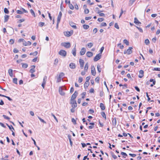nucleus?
I'll return each instance as SVG.
<instances>
[{
	"instance_id": "f257e3e1",
	"label": "nucleus",
	"mask_w": 160,
	"mask_h": 160,
	"mask_svg": "<svg viewBox=\"0 0 160 160\" xmlns=\"http://www.w3.org/2000/svg\"><path fill=\"white\" fill-rule=\"evenodd\" d=\"M64 74L63 72H60L57 77V82H60L61 81L62 78L64 77Z\"/></svg>"
},
{
	"instance_id": "f03ea898",
	"label": "nucleus",
	"mask_w": 160,
	"mask_h": 160,
	"mask_svg": "<svg viewBox=\"0 0 160 160\" xmlns=\"http://www.w3.org/2000/svg\"><path fill=\"white\" fill-rule=\"evenodd\" d=\"M132 47H129L127 51H125L124 52V54H126L127 53L128 54H130L132 53Z\"/></svg>"
},
{
	"instance_id": "7ed1b4c3",
	"label": "nucleus",
	"mask_w": 160,
	"mask_h": 160,
	"mask_svg": "<svg viewBox=\"0 0 160 160\" xmlns=\"http://www.w3.org/2000/svg\"><path fill=\"white\" fill-rule=\"evenodd\" d=\"M61 45L67 48H69L71 46L69 42H62L61 43Z\"/></svg>"
},
{
	"instance_id": "20e7f679",
	"label": "nucleus",
	"mask_w": 160,
	"mask_h": 160,
	"mask_svg": "<svg viewBox=\"0 0 160 160\" xmlns=\"http://www.w3.org/2000/svg\"><path fill=\"white\" fill-rule=\"evenodd\" d=\"M65 36L66 37H69L73 33V31H66L64 32H63Z\"/></svg>"
},
{
	"instance_id": "39448f33",
	"label": "nucleus",
	"mask_w": 160,
	"mask_h": 160,
	"mask_svg": "<svg viewBox=\"0 0 160 160\" xmlns=\"http://www.w3.org/2000/svg\"><path fill=\"white\" fill-rule=\"evenodd\" d=\"M58 53L59 55L64 57H65L67 55L66 52L63 50H60Z\"/></svg>"
},
{
	"instance_id": "423d86ee",
	"label": "nucleus",
	"mask_w": 160,
	"mask_h": 160,
	"mask_svg": "<svg viewBox=\"0 0 160 160\" xmlns=\"http://www.w3.org/2000/svg\"><path fill=\"white\" fill-rule=\"evenodd\" d=\"M78 95V92L77 91H75L74 93L72 96L70 101L75 100V99L76 98Z\"/></svg>"
},
{
	"instance_id": "0eeeda50",
	"label": "nucleus",
	"mask_w": 160,
	"mask_h": 160,
	"mask_svg": "<svg viewBox=\"0 0 160 160\" xmlns=\"http://www.w3.org/2000/svg\"><path fill=\"white\" fill-rule=\"evenodd\" d=\"M91 73L92 75L95 76L96 74V72L95 68L93 65H92L91 67Z\"/></svg>"
},
{
	"instance_id": "6e6552de",
	"label": "nucleus",
	"mask_w": 160,
	"mask_h": 160,
	"mask_svg": "<svg viewBox=\"0 0 160 160\" xmlns=\"http://www.w3.org/2000/svg\"><path fill=\"white\" fill-rule=\"evenodd\" d=\"M64 89L62 87H60L59 88V92L60 94L62 96H64L65 94V93L63 91Z\"/></svg>"
},
{
	"instance_id": "1a4fd4ad",
	"label": "nucleus",
	"mask_w": 160,
	"mask_h": 160,
	"mask_svg": "<svg viewBox=\"0 0 160 160\" xmlns=\"http://www.w3.org/2000/svg\"><path fill=\"white\" fill-rule=\"evenodd\" d=\"M70 104H72V107L73 108H75L77 106V103L75 100L71 101Z\"/></svg>"
},
{
	"instance_id": "9d476101",
	"label": "nucleus",
	"mask_w": 160,
	"mask_h": 160,
	"mask_svg": "<svg viewBox=\"0 0 160 160\" xmlns=\"http://www.w3.org/2000/svg\"><path fill=\"white\" fill-rule=\"evenodd\" d=\"M101 58V55L99 54H97L93 59L94 62H96L100 59Z\"/></svg>"
},
{
	"instance_id": "9b49d317",
	"label": "nucleus",
	"mask_w": 160,
	"mask_h": 160,
	"mask_svg": "<svg viewBox=\"0 0 160 160\" xmlns=\"http://www.w3.org/2000/svg\"><path fill=\"white\" fill-rule=\"evenodd\" d=\"M79 62L80 64V68L82 69L83 68L84 64V60L82 59H79Z\"/></svg>"
},
{
	"instance_id": "f8f14e48",
	"label": "nucleus",
	"mask_w": 160,
	"mask_h": 160,
	"mask_svg": "<svg viewBox=\"0 0 160 160\" xmlns=\"http://www.w3.org/2000/svg\"><path fill=\"white\" fill-rule=\"evenodd\" d=\"M139 75L138 77L140 78H142L144 76V71L142 70H140L139 71Z\"/></svg>"
},
{
	"instance_id": "ddd939ff",
	"label": "nucleus",
	"mask_w": 160,
	"mask_h": 160,
	"mask_svg": "<svg viewBox=\"0 0 160 160\" xmlns=\"http://www.w3.org/2000/svg\"><path fill=\"white\" fill-rule=\"evenodd\" d=\"M35 66L34 65L31 66V68L29 71V72L31 73H33L35 72Z\"/></svg>"
},
{
	"instance_id": "4468645a",
	"label": "nucleus",
	"mask_w": 160,
	"mask_h": 160,
	"mask_svg": "<svg viewBox=\"0 0 160 160\" xmlns=\"http://www.w3.org/2000/svg\"><path fill=\"white\" fill-rule=\"evenodd\" d=\"M112 125L114 126H115L117 124V119L116 118H112Z\"/></svg>"
},
{
	"instance_id": "2eb2a0df",
	"label": "nucleus",
	"mask_w": 160,
	"mask_h": 160,
	"mask_svg": "<svg viewBox=\"0 0 160 160\" xmlns=\"http://www.w3.org/2000/svg\"><path fill=\"white\" fill-rule=\"evenodd\" d=\"M86 51V50L84 48H82L80 52V54L81 55H83Z\"/></svg>"
},
{
	"instance_id": "dca6fc26",
	"label": "nucleus",
	"mask_w": 160,
	"mask_h": 160,
	"mask_svg": "<svg viewBox=\"0 0 160 160\" xmlns=\"http://www.w3.org/2000/svg\"><path fill=\"white\" fill-rule=\"evenodd\" d=\"M31 43L29 41L26 42L25 41H24L23 43V45L25 46H29L31 45Z\"/></svg>"
},
{
	"instance_id": "f3484780",
	"label": "nucleus",
	"mask_w": 160,
	"mask_h": 160,
	"mask_svg": "<svg viewBox=\"0 0 160 160\" xmlns=\"http://www.w3.org/2000/svg\"><path fill=\"white\" fill-rule=\"evenodd\" d=\"M72 53L73 54V55L74 56H76V45H75V46L72 49Z\"/></svg>"
},
{
	"instance_id": "a211bd4d",
	"label": "nucleus",
	"mask_w": 160,
	"mask_h": 160,
	"mask_svg": "<svg viewBox=\"0 0 160 160\" xmlns=\"http://www.w3.org/2000/svg\"><path fill=\"white\" fill-rule=\"evenodd\" d=\"M69 67L72 69H74L76 68L75 64L73 63H71L69 64Z\"/></svg>"
},
{
	"instance_id": "6ab92c4d",
	"label": "nucleus",
	"mask_w": 160,
	"mask_h": 160,
	"mask_svg": "<svg viewBox=\"0 0 160 160\" xmlns=\"http://www.w3.org/2000/svg\"><path fill=\"white\" fill-rule=\"evenodd\" d=\"M89 125H91V126H90L88 127V128L90 129H92L94 127V125H95V123L94 122H90L89 123Z\"/></svg>"
},
{
	"instance_id": "aec40b11",
	"label": "nucleus",
	"mask_w": 160,
	"mask_h": 160,
	"mask_svg": "<svg viewBox=\"0 0 160 160\" xmlns=\"http://www.w3.org/2000/svg\"><path fill=\"white\" fill-rule=\"evenodd\" d=\"M86 54L87 56L89 58L92 57L93 55L92 52L89 51Z\"/></svg>"
},
{
	"instance_id": "412c9836",
	"label": "nucleus",
	"mask_w": 160,
	"mask_h": 160,
	"mask_svg": "<svg viewBox=\"0 0 160 160\" xmlns=\"http://www.w3.org/2000/svg\"><path fill=\"white\" fill-rule=\"evenodd\" d=\"M70 26L74 28H77V27L75 23L72 22H70Z\"/></svg>"
},
{
	"instance_id": "4be33fe9",
	"label": "nucleus",
	"mask_w": 160,
	"mask_h": 160,
	"mask_svg": "<svg viewBox=\"0 0 160 160\" xmlns=\"http://www.w3.org/2000/svg\"><path fill=\"white\" fill-rule=\"evenodd\" d=\"M100 107L102 110H103L105 109V106L104 104L102 103H101L100 104Z\"/></svg>"
},
{
	"instance_id": "5701e85b",
	"label": "nucleus",
	"mask_w": 160,
	"mask_h": 160,
	"mask_svg": "<svg viewBox=\"0 0 160 160\" xmlns=\"http://www.w3.org/2000/svg\"><path fill=\"white\" fill-rule=\"evenodd\" d=\"M68 137L69 141L70 144L71 146H72V142L71 141V136L70 135H68Z\"/></svg>"
},
{
	"instance_id": "b1692460",
	"label": "nucleus",
	"mask_w": 160,
	"mask_h": 160,
	"mask_svg": "<svg viewBox=\"0 0 160 160\" xmlns=\"http://www.w3.org/2000/svg\"><path fill=\"white\" fill-rule=\"evenodd\" d=\"M88 62H87L85 66L84 67V70L86 72H87V70L88 69Z\"/></svg>"
},
{
	"instance_id": "393cba45",
	"label": "nucleus",
	"mask_w": 160,
	"mask_h": 160,
	"mask_svg": "<svg viewBox=\"0 0 160 160\" xmlns=\"http://www.w3.org/2000/svg\"><path fill=\"white\" fill-rule=\"evenodd\" d=\"M89 85V82H85V83H84V88L85 89H86V88H87L88 87V86Z\"/></svg>"
},
{
	"instance_id": "a878e982",
	"label": "nucleus",
	"mask_w": 160,
	"mask_h": 160,
	"mask_svg": "<svg viewBox=\"0 0 160 160\" xmlns=\"http://www.w3.org/2000/svg\"><path fill=\"white\" fill-rule=\"evenodd\" d=\"M8 73L9 75L11 77H12L13 76V71L12 69H9L8 70Z\"/></svg>"
},
{
	"instance_id": "bb28decb",
	"label": "nucleus",
	"mask_w": 160,
	"mask_h": 160,
	"mask_svg": "<svg viewBox=\"0 0 160 160\" xmlns=\"http://www.w3.org/2000/svg\"><path fill=\"white\" fill-rule=\"evenodd\" d=\"M62 15V13L61 12H59V14L57 18V20H60Z\"/></svg>"
},
{
	"instance_id": "cd10ccee",
	"label": "nucleus",
	"mask_w": 160,
	"mask_h": 160,
	"mask_svg": "<svg viewBox=\"0 0 160 160\" xmlns=\"http://www.w3.org/2000/svg\"><path fill=\"white\" fill-rule=\"evenodd\" d=\"M21 64L22 66V67L23 68H26L28 67V65L27 63H22Z\"/></svg>"
},
{
	"instance_id": "c85d7f7f",
	"label": "nucleus",
	"mask_w": 160,
	"mask_h": 160,
	"mask_svg": "<svg viewBox=\"0 0 160 160\" xmlns=\"http://www.w3.org/2000/svg\"><path fill=\"white\" fill-rule=\"evenodd\" d=\"M83 28L84 29H87L89 28V26L88 25L84 24L83 25Z\"/></svg>"
},
{
	"instance_id": "c756f323",
	"label": "nucleus",
	"mask_w": 160,
	"mask_h": 160,
	"mask_svg": "<svg viewBox=\"0 0 160 160\" xmlns=\"http://www.w3.org/2000/svg\"><path fill=\"white\" fill-rule=\"evenodd\" d=\"M69 3V8L71 9H74V7L72 4H71L70 3V1H69L68 2Z\"/></svg>"
},
{
	"instance_id": "7c9ffc66",
	"label": "nucleus",
	"mask_w": 160,
	"mask_h": 160,
	"mask_svg": "<svg viewBox=\"0 0 160 160\" xmlns=\"http://www.w3.org/2000/svg\"><path fill=\"white\" fill-rule=\"evenodd\" d=\"M101 66L100 65H98L97 66L98 71L99 72H101Z\"/></svg>"
},
{
	"instance_id": "2f4dec72",
	"label": "nucleus",
	"mask_w": 160,
	"mask_h": 160,
	"mask_svg": "<svg viewBox=\"0 0 160 160\" xmlns=\"http://www.w3.org/2000/svg\"><path fill=\"white\" fill-rule=\"evenodd\" d=\"M38 118L41 122H42L44 123H46V122H45L44 120L41 118L40 117H39V116H38Z\"/></svg>"
},
{
	"instance_id": "473e14b6",
	"label": "nucleus",
	"mask_w": 160,
	"mask_h": 160,
	"mask_svg": "<svg viewBox=\"0 0 160 160\" xmlns=\"http://www.w3.org/2000/svg\"><path fill=\"white\" fill-rule=\"evenodd\" d=\"M136 0H130L129 1V6L132 5Z\"/></svg>"
},
{
	"instance_id": "72a5a7b5",
	"label": "nucleus",
	"mask_w": 160,
	"mask_h": 160,
	"mask_svg": "<svg viewBox=\"0 0 160 160\" xmlns=\"http://www.w3.org/2000/svg\"><path fill=\"white\" fill-rule=\"evenodd\" d=\"M123 42L125 44L127 45H128L129 44V42L126 39H124L123 41Z\"/></svg>"
},
{
	"instance_id": "f704fd0d",
	"label": "nucleus",
	"mask_w": 160,
	"mask_h": 160,
	"mask_svg": "<svg viewBox=\"0 0 160 160\" xmlns=\"http://www.w3.org/2000/svg\"><path fill=\"white\" fill-rule=\"evenodd\" d=\"M101 115L103 118H104L105 119H106V115L104 112H102L101 113Z\"/></svg>"
},
{
	"instance_id": "c9c22d12",
	"label": "nucleus",
	"mask_w": 160,
	"mask_h": 160,
	"mask_svg": "<svg viewBox=\"0 0 160 160\" xmlns=\"http://www.w3.org/2000/svg\"><path fill=\"white\" fill-rule=\"evenodd\" d=\"M8 126L9 129L11 130H12V129L14 130V128L12 126V125H9L8 124H6Z\"/></svg>"
},
{
	"instance_id": "e433bc0d",
	"label": "nucleus",
	"mask_w": 160,
	"mask_h": 160,
	"mask_svg": "<svg viewBox=\"0 0 160 160\" xmlns=\"http://www.w3.org/2000/svg\"><path fill=\"white\" fill-rule=\"evenodd\" d=\"M93 45V44L92 43H91V42H90V43H88V44H87V46H88V47L89 48H91L92 47Z\"/></svg>"
},
{
	"instance_id": "4c0bfd02",
	"label": "nucleus",
	"mask_w": 160,
	"mask_h": 160,
	"mask_svg": "<svg viewBox=\"0 0 160 160\" xmlns=\"http://www.w3.org/2000/svg\"><path fill=\"white\" fill-rule=\"evenodd\" d=\"M51 116L54 118L55 120L57 122H58V121L57 118L52 113Z\"/></svg>"
},
{
	"instance_id": "58836bf2",
	"label": "nucleus",
	"mask_w": 160,
	"mask_h": 160,
	"mask_svg": "<svg viewBox=\"0 0 160 160\" xmlns=\"http://www.w3.org/2000/svg\"><path fill=\"white\" fill-rule=\"evenodd\" d=\"M149 81L150 82H152V83L153 84L155 85L156 83V81L155 79H150Z\"/></svg>"
},
{
	"instance_id": "ea45409f",
	"label": "nucleus",
	"mask_w": 160,
	"mask_h": 160,
	"mask_svg": "<svg viewBox=\"0 0 160 160\" xmlns=\"http://www.w3.org/2000/svg\"><path fill=\"white\" fill-rule=\"evenodd\" d=\"M86 92H82L81 94V95L82 96V99H84L85 97V96L86 95Z\"/></svg>"
},
{
	"instance_id": "a19ab883",
	"label": "nucleus",
	"mask_w": 160,
	"mask_h": 160,
	"mask_svg": "<svg viewBox=\"0 0 160 160\" xmlns=\"http://www.w3.org/2000/svg\"><path fill=\"white\" fill-rule=\"evenodd\" d=\"M152 70L153 71H160V68H154L152 69Z\"/></svg>"
},
{
	"instance_id": "79ce46f5",
	"label": "nucleus",
	"mask_w": 160,
	"mask_h": 160,
	"mask_svg": "<svg viewBox=\"0 0 160 160\" xmlns=\"http://www.w3.org/2000/svg\"><path fill=\"white\" fill-rule=\"evenodd\" d=\"M150 43L148 39H146L145 41V43L147 45H148Z\"/></svg>"
},
{
	"instance_id": "37998d69",
	"label": "nucleus",
	"mask_w": 160,
	"mask_h": 160,
	"mask_svg": "<svg viewBox=\"0 0 160 160\" xmlns=\"http://www.w3.org/2000/svg\"><path fill=\"white\" fill-rule=\"evenodd\" d=\"M44 25V23L43 22H39L38 23V25L40 27H42Z\"/></svg>"
},
{
	"instance_id": "c03bdc74",
	"label": "nucleus",
	"mask_w": 160,
	"mask_h": 160,
	"mask_svg": "<svg viewBox=\"0 0 160 160\" xmlns=\"http://www.w3.org/2000/svg\"><path fill=\"white\" fill-rule=\"evenodd\" d=\"M118 46H119L120 48L121 49H122L124 48V46L123 45H122L121 44V43H119L118 44Z\"/></svg>"
},
{
	"instance_id": "a18cd8bd",
	"label": "nucleus",
	"mask_w": 160,
	"mask_h": 160,
	"mask_svg": "<svg viewBox=\"0 0 160 160\" xmlns=\"http://www.w3.org/2000/svg\"><path fill=\"white\" fill-rule=\"evenodd\" d=\"M17 79L16 78H14L13 79V82L16 84H17Z\"/></svg>"
},
{
	"instance_id": "49530a36",
	"label": "nucleus",
	"mask_w": 160,
	"mask_h": 160,
	"mask_svg": "<svg viewBox=\"0 0 160 160\" xmlns=\"http://www.w3.org/2000/svg\"><path fill=\"white\" fill-rule=\"evenodd\" d=\"M114 27H115V28H117V29H119V26L118 25V24H117V23H116L115 24Z\"/></svg>"
},
{
	"instance_id": "de8ad7c7",
	"label": "nucleus",
	"mask_w": 160,
	"mask_h": 160,
	"mask_svg": "<svg viewBox=\"0 0 160 160\" xmlns=\"http://www.w3.org/2000/svg\"><path fill=\"white\" fill-rule=\"evenodd\" d=\"M22 10L20 9V10H18L17 11V12L18 14H22L23 13V12H22V11H21Z\"/></svg>"
},
{
	"instance_id": "09e8293b",
	"label": "nucleus",
	"mask_w": 160,
	"mask_h": 160,
	"mask_svg": "<svg viewBox=\"0 0 160 160\" xmlns=\"http://www.w3.org/2000/svg\"><path fill=\"white\" fill-rule=\"evenodd\" d=\"M2 116L5 119H7L8 120H9L10 119V118L9 117L5 115H3Z\"/></svg>"
},
{
	"instance_id": "8fccbe9b",
	"label": "nucleus",
	"mask_w": 160,
	"mask_h": 160,
	"mask_svg": "<svg viewBox=\"0 0 160 160\" xmlns=\"http://www.w3.org/2000/svg\"><path fill=\"white\" fill-rule=\"evenodd\" d=\"M4 12L5 13L8 14L9 13V11L6 8H4Z\"/></svg>"
},
{
	"instance_id": "3c124183",
	"label": "nucleus",
	"mask_w": 160,
	"mask_h": 160,
	"mask_svg": "<svg viewBox=\"0 0 160 160\" xmlns=\"http://www.w3.org/2000/svg\"><path fill=\"white\" fill-rule=\"evenodd\" d=\"M134 22L135 24L137 25H138L139 24L141 23L139 21H134Z\"/></svg>"
},
{
	"instance_id": "603ef678",
	"label": "nucleus",
	"mask_w": 160,
	"mask_h": 160,
	"mask_svg": "<svg viewBox=\"0 0 160 160\" xmlns=\"http://www.w3.org/2000/svg\"><path fill=\"white\" fill-rule=\"evenodd\" d=\"M91 78L90 76H88L86 77V82H89V80H90V79Z\"/></svg>"
},
{
	"instance_id": "864d4df0",
	"label": "nucleus",
	"mask_w": 160,
	"mask_h": 160,
	"mask_svg": "<svg viewBox=\"0 0 160 160\" xmlns=\"http://www.w3.org/2000/svg\"><path fill=\"white\" fill-rule=\"evenodd\" d=\"M121 154L122 155H123V157L124 158L125 157H124V156H127V154L125 152H121Z\"/></svg>"
},
{
	"instance_id": "5fc2aeb1",
	"label": "nucleus",
	"mask_w": 160,
	"mask_h": 160,
	"mask_svg": "<svg viewBox=\"0 0 160 160\" xmlns=\"http://www.w3.org/2000/svg\"><path fill=\"white\" fill-rule=\"evenodd\" d=\"M107 24L105 22H102L101 23L100 26L102 27H105L106 26Z\"/></svg>"
},
{
	"instance_id": "6e6d98bb",
	"label": "nucleus",
	"mask_w": 160,
	"mask_h": 160,
	"mask_svg": "<svg viewBox=\"0 0 160 160\" xmlns=\"http://www.w3.org/2000/svg\"><path fill=\"white\" fill-rule=\"evenodd\" d=\"M136 27L138 29V30H139V31L141 32H143V30L141 28L138 27L137 26H136Z\"/></svg>"
},
{
	"instance_id": "4d7b16f0",
	"label": "nucleus",
	"mask_w": 160,
	"mask_h": 160,
	"mask_svg": "<svg viewBox=\"0 0 160 160\" xmlns=\"http://www.w3.org/2000/svg\"><path fill=\"white\" fill-rule=\"evenodd\" d=\"M30 12L32 14V15L34 17H35V14L34 11L32 9L30 10Z\"/></svg>"
},
{
	"instance_id": "13d9d810",
	"label": "nucleus",
	"mask_w": 160,
	"mask_h": 160,
	"mask_svg": "<svg viewBox=\"0 0 160 160\" xmlns=\"http://www.w3.org/2000/svg\"><path fill=\"white\" fill-rule=\"evenodd\" d=\"M84 12L85 14H88L89 12V9L87 8L84 9Z\"/></svg>"
},
{
	"instance_id": "bf43d9fd",
	"label": "nucleus",
	"mask_w": 160,
	"mask_h": 160,
	"mask_svg": "<svg viewBox=\"0 0 160 160\" xmlns=\"http://www.w3.org/2000/svg\"><path fill=\"white\" fill-rule=\"evenodd\" d=\"M104 49V47H101L100 50V54H102L103 50Z\"/></svg>"
},
{
	"instance_id": "052dcab7",
	"label": "nucleus",
	"mask_w": 160,
	"mask_h": 160,
	"mask_svg": "<svg viewBox=\"0 0 160 160\" xmlns=\"http://www.w3.org/2000/svg\"><path fill=\"white\" fill-rule=\"evenodd\" d=\"M72 122L74 124H76V121L75 120L74 118H72Z\"/></svg>"
},
{
	"instance_id": "680f3d73",
	"label": "nucleus",
	"mask_w": 160,
	"mask_h": 160,
	"mask_svg": "<svg viewBox=\"0 0 160 160\" xmlns=\"http://www.w3.org/2000/svg\"><path fill=\"white\" fill-rule=\"evenodd\" d=\"M129 155L132 157H135L136 156V154H134L129 153Z\"/></svg>"
},
{
	"instance_id": "e2e57ef3",
	"label": "nucleus",
	"mask_w": 160,
	"mask_h": 160,
	"mask_svg": "<svg viewBox=\"0 0 160 160\" xmlns=\"http://www.w3.org/2000/svg\"><path fill=\"white\" fill-rule=\"evenodd\" d=\"M21 9L22 10L21 11H22V12H23H23L27 13L28 12L26 10L22 8H21Z\"/></svg>"
},
{
	"instance_id": "0e129e2a",
	"label": "nucleus",
	"mask_w": 160,
	"mask_h": 160,
	"mask_svg": "<svg viewBox=\"0 0 160 160\" xmlns=\"http://www.w3.org/2000/svg\"><path fill=\"white\" fill-rule=\"evenodd\" d=\"M9 42L11 44H12L14 43V40L12 39H11L9 41Z\"/></svg>"
},
{
	"instance_id": "69168bd1",
	"label": "nucleus",
	"mask_w": 160,
	"mask_h": 160,
	"mask_svg": "<svg viewBox=\"0 0 160 160\" xmlns=\"http://www.w3.org/2000/svg\"><path fill=\"white\" fill-rule=\"evenodd\" d=\"M83 80L82 78V77H79L78 79V82L79 83H81Z\"/></svg>"
},
{
	"instance_id": "338daca9",
	"label": "nucleus",
	"mask_w": 160,
	"mask_h": 160,
	"mask_svg": "<svg viewBox=\"0 0 160 160\" xmlns=\"http://www.w3.org/2000/svg\"><path fill=\"white\" fill-rule=\"evenodd\" d=\"M99 80V78L98 77H97L95 79V81L96 82L98 83Z\"/></svg>"
},
{
	"instance_id": "774afa93",
	"label": "nucleus",
	"mask_w": 160,
	"mask_h": 160,
	"mask_svg": "<svg viewBox=\"0 0 160 160\" xmlns=\"http://www.w3.org/2000/svg\"><path fill=\"white\" fill-rule=\"evenodd\" d=\"M104 94V93L103 91H100V96L101 97L103 96Z\"/></svg>"
}]
</instances>
